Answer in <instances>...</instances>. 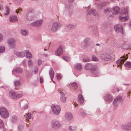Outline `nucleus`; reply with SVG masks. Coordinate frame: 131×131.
Masks as SVG:
<instances>
[{"mask_svg": "<svg viewBox=\"0 0 131 131\" xmlns=\"http://www.w3.org/2000/svg\"><path fill=\"white\" fill-rule=\"evenodd\" d=\"M9 95L12 98L16 99L21 97L23 96V93L21 91L15 92L10 91L9 93Z\"/></svg>", "mask_w": 131, "mask_h": 131, "instance_id": "nucleus-1", "label": "nucleus"}, {"mask_svg": "<svg viewBox=\"0 0 131 131\" xmlns=\"http://www.w3.org/2000/svg\"><path fill=\"white\" fill-rule=\"evenodd\" d=\"M92 74L95 77H98L100 75V70L98 67L96 65L91 70Z\"/></svg>", "mask_w": 131, "mask_h": 131, "instance_id": "nucleus-2", "label": "nucleus"}, {"mask_svg": "<svg viewBox=\"0 0 131 131\" xmlns=\"http://www.w3.org/2000/svg\"><path fill=\"white\" fill-rule=\"evenodd\" d=\"M1 115L4 118H8L9 116V114L7 110L4 107H1Z\"/></svg>", "mask_w": 131, "mask_h": 131, "instance_id": "nucleus-3", "label": "nucleus"}, {"mask_svg": "<svg viewBox=\"0 0 131 131\" xmlns=\"http://www.w3.org/2000/svg\"><path fill=\"white\" fill-rule=\"evenodd\" d=\"M89 38H86L84 40V47L86 48L88 51H90L91 50L92 47L91 46V43L89 41Z\"/></svg>", "mask_w": 131, "mask_h": 131, "instance_id": "nucleus-4", "label": "nucleus"}, {"mask_svg": "<svg viewBox=\"0 0 131 131\" xmlns=\"http://www.w3.org/2000/svg\"><path fill=\"white\" fill-rule=\"evenodd\" d=\"M51 108L54 114L57 115L59 114L61 110L60 107L58 105H53L52 106Z\"/></svg>", "mask_w": 131, "mask_h": 131, "instance_id": "nucleus-5", "label": "nucleus"}, {"mask_svg": "<svg viewBox=\"0 0 131 131\" xmlns=\"http://www.w3.org/2000/svg\"><path fill=\"white\" fill-rule=\"evenodd\" d=\"M123 13H124V14H125L127 13V12L125 10H122L120 13V16L119 17V19L121 21L124 22L127 20L128 19L129 17L128 16H123V15H122Z\"/></svg>", "mask_w": 131, "mask_h": 131, "instance_id": "nucleus-6", "label": "nucleus"}, {"mask_svg": "<svg viewBox=\"0 0 131 131\" xmlns=\"http://www.w3.org/2000/svg\"><path fill=\"white\" fill-rule=\"evenodd\" d=\"M15 41L13 38H10L7 40V43L11 48H14L16 47Z\"/></svg>", "mask_w": 131, "mask_h": 131, "instance_id": "nucleus-7", "label": "nucleus"}, {"mask_svg": "<svg viewBox=\"0 0 131 131\" xmlns=\"http://www.w3.org/2000/svg\"><path fill=\"white\" fill-rule=\"evenodd\" d=\"M100 56L102 59L105 61L110 60L112 58L109 54L105 53L101 54Z\"/></svg>", "mask_w": 131, "mask_h": 131, "instance_id": "nucleus-8", "label": "nucleus"}, {"mask_svg": "<svg viewBox=\"0 0 131 131\" xmlns=\"http://www.w3.org/2000/svg\"><path fill=\"white\" fill-rule=\"evenodd\" d=\"M115 30L117 32H120L122 34L123 33V29L122 26L119 24L115 25L114 27Z\"/></svg>", "mask_w": 131, "mask_h": 131, "instance_id": "nucleus-9", "label": "nucleus"}, {"mask_svg": "<svg viewBox=\"0 0 131 131\" xmlns=\"http://www.w3.org/2000/svg\"><path fill=\"white\" fill-rule=\"evenodd\" d=\"M121 128L126 131H131V122H128L126 125H123L121 126Z\"/></svg>", "mask_w": 131, "mask_h": 131, "instance_id": "nucleus-10", "label": "nucleus"}, {"mask_svg": "<svg viewBox=\"0 0 131 131\" xmlns=\"http://www.w3.org/2000/svg\"><path fill=\"white\" fill-rule=\"evenodd\" d=\"M122 101V98L121 96H118L115 99L113 104L114 105L116 106Z\"/></svg>", "mask_w": 131, "mask_h": 131, "instance_id": "nucleus-11", "label": "nucleus"}, {"mask_svg": "<svg viewBox=\"0 0 131 131\" xmlns=\"http://www.w3.org/2000/svg\"><path fill=\"white\" fill-rule=\"evenodd\" d=\"M63 52V46L62 45H60L58 49L55 52L56 55L58 56H61Z\"/></svg>", "mask_w": 131, "mask_h": 131, "instance_id": "nucleus-12", "label": "nucleus"}, {"mask_svg": "<svg viewBox=\"0 0 131 131\" xmlns=\"http://www.w3.org/2000/svg\"><path fill=\"white\" fill-rule=\"evenodd\" d=\"M59 25V24L57 22L53 23L52 24V27L50 29L51 31L53 32H56L58 29V27Z\"/></svg>", "mask_w": 131, "mask_h": 131, "instance_id": "nucleus-13", "label": "nucleus"}, {"mask_svg": "<svg viewBox=\"0 0 131 131\" xmlns=\"http://www.w3.org/2000/svg\"><path fill=\"white\" fill-rule=\"evenodd\" d=\"M34 18L33 14L31 12H28L27 14L26 19L28 21H32Z\"/></svg>", "mask_w": 131, "mask_h": 131, "instance_id": "nucleus-14", "label": "nucleus"}, {"mask_svg": "<svg viewBox=\"0 0 131 131\" xmlns=\"http://www.w3.org/2000/svg\"><path fill=\"white\" fill-rule=\"evenodd\" d=\"M107 3L106 2H100L97 6V8L99 10H101L104 7L107 5Z\"/></svg>", "mask_w": 131, "mask_h": 131, "instance_id": "nucleus-15", "label": "nucleus"}, {"mask_svg": "<svg viewBox=\"0 0 131 131\" xmlns=\"http://www.w3.org/2000/svg\"><path fill=\"white\" fill-rule=\"evenodd\" d=\"M96 65L95 64H92L90 63H87L85 66V69L86 70H91L92 69H93V68H94V66H95Z\"/></svg>", "mask_w": 131, "mask_h": 131, "instance_id": "nucleus-16", "label": "nucleus"}, {"mask_svg": "<svg viewBox=\"0 0 131 131\" xmlns=\"http://www.w3.org/2000/svg\"><path fill=\"white\" fill-rule=\"evenodd\" d=\"M61 126V124L58 122L56 121L54 122L52 125V128L54 129H57Z\"/></svg>", "mask_w": 131, "mask_h": 131, "instance_id": "nucleus-17", "label": "nucleus"}, {"mask_svg": "<svg viewBox=\"0 0 131 131\" xmlns=\"http://www.w3.org/2000/svg\"><path fill=\"white\" fill-rule=\"evenodd\" d=\"M105 100L108 102H111L112 100V96L110 94H107L104 97Z\"/></svg>", "mask_w": 131, "mask_h": 131, "instance_id": "nucleus-18", "label": "nucleus"}, {"mask_svg": "<svg viewBox=\"0 0 131 131\" xmlns=\"http://www.w3.org/2000/svg\"><path fill=\"white\" fill-rule=\"evenodd\" d=\"M60 94L61 101L63 103H65L66 102V99L64 94L61 91H60Z\"/></svg>", "mask_w": 131, "mask_h": 131, "instance_id": "nucleus-19", "label": "nucleus"}, {"mask_svg": "<svg viewBox=\"0 0 131 131\" xmlns=\"http://www.w3.org/2000/svg\"><path fill=\"white\" fill-rule=\"evenodd\" d=\"M123 58H124L125 59H119L117 61L116 63L117 65V67H118L119 66H121L123 63H124L125 61L127 59V58L125 57H123Z\"/></svg>", "mask_w": 131, "mask_h": 131, "instance_id": "nucleus-20", "label": "nucleus"}, {"mask_svg": "<svg viewBox=\"0 0 131 131\" xmlns=\"http://www.w3.org/2000/svg\"><path fill=\"white\" fill-rule=\"evenodd\" d=\"M78 102L80 104H83L84 101L83 96L81 94H79L78 97Z\"/></svg>", "mask_w": 131, "mask_h": 131, "instance_id": "nucleus-21", "label": "nucleus"}, {"mask_svg": "<svg viewBox=\"0 0 131 131\" xmlns=\"http://www.w3.org/2000/svg\"><path fill=\"white\" fill-rule=\"evenodd\" d=\"M74 68L76 70L80 71L82 69V66L80 63H76L74 65Z\"/></svg>", "mask_w": 131, "mask_h": 131, "instance_id": "nucleus-22", "label": "nucleus"}, {"mask_svg": "<svg viewBox=\"0 0 131 131\" xmlns=\"http://www.w3.org/2000/svg\"><path fill=\"white\" fill-rule=\"evenodd\" d=\"M65 118L66 120L69 121L73 117L71 113L68 112L65 114Z\"/></svg>", "mask_w": 131, "mask_h": 131, "instance_id": "nucleus-23", "label": "nucleus"}, {"mask_svg": "<svg viewBox=\"0 0 131 131\" xmlns=\"http://www.w3.org/2000/svg\"><path fill=\"white\" fill-rule=\"evenodd\" d=\"M88 14L89 15H92L96 16L97 14V13L95 10L94 9H91L88 12Z\"/></svg>", "mask_w": 131, "mask_h": 131, "instance_id": "nucleus-24", "label": "nucleus"}, {"mask_svg": "<svg viewBox=\"0 0 131 131\" xmlns=\"http://www.w3.org/2000/svg\"><path fill=\"white\" fill-rule=\"evenodd\" d=\"M113 10L114 12H113L115 15L117 14H118L119 12V8L117 7H115L113 8Z\"/></svg>", "mask_w": 131, "mask_h": 131, "instance_id": "nucleus-25", "label": "nucleus"}, {"mask_svg": "<svg viewBox=\"0 0 131 131\" xmlns=\"http://www.w3.org/2000/svg\"><path fill=\"white\" fill-rule=\"evenodd\" d=\"M17 18L16 16H13L10 17L9 20L11 22H13L17 20Z\"/></svg>", "mask_w": 131, "mask_h": 131, "instance_id": "nucleus-26", "label": "nucleus"}, {"mask_svg": "<svg viewBox=\"0 0 131 131\" xmlns=\"http://www.w3.org/2000/svg\"><path fill=\"white\" fill-rule=\"evenodd\" d=\"M26 57L28 58H32V56L31 53L29 52L28 50H26Z\"/></svg>", "mask_w": 131, "mask_h": 131, "instance_id": "nucleus-27", "label": "nucleus"}, {"mask_svg": "<svg viewBox=\"0 0 131 131\" xmlns=\"http://www.w3.org/2000/svg\"><path fill=\"white\" fill-rule=\"evenodd\" d=\"M6 128L4 127L2 121L1 120V131H5L6 130Z\"/></svg>", "mask_w": 131, "mask_h": 131, "instance_id": "nucleus-28", "label": "nucleus"}, {"mask_svg": "<svg viewBox=\"0 0 131 131\" xmlns=\"http://www.w3.org/2000/svg\"><path fill=\"white\" fill-rule=\"evenodd\" d=\"M74 26L72 24H68L66 27V29L68 30H70L74 28Z\"/></svg>", "mask_w": 131, "mask_h": 131, "instance_id": "nucleus-29", "label": "nucleus"}, {"mask_svg": "<svg viewBox=\"0 0 131 131\" xmlns=\"http://www.w3.org/2000/svg\"><path fill=\"white\" fill-rule=\"evenodd\" d=\"M36 25L37 26H39L41 25L42 23V20H39L35 21Z\"/></svg>", "mask_w": 131, "mask_h": 131, "instance_id": "nucleus-30", "label": "nucleus"}, {"mask_svg": "<svg viewBox=\"0 0 131 131\" xmlns=\"http://www.w3.org/2000/svg\"><path fill=\"white\" fill-rule=\"evenodd\" d=\"M124 65L127 68H131V62L127 61Z\"/></svg>", "mask_w": 131, "mask_h": 131, "instance_id": "nucleus-31", "label": "nucleus"}, {"mask_svg": "<svg viewBox=\"0 0 131 131\" xmlns=\"http://www.w3.org/2000/svg\"><path fill=\"white\" fill-rule=\"evenodd\" d=\"M21 32L23 35L26 36L28 34V31L25 30H21Z\"/></svg>", "mask_w": 131, "mask_h": 131, "instance_id": "nucleus-32", "label": "nucleus"}, {"mask_svg": "<svg viewBox=\"0 0 131 131\" xmlns=\"http://www.w3.org/2000/svg\"><path fill=\"white\" fill-rule=\"evenodd\" d=\"M49 74L50 76L54 75V73L52 68H51L49 70Z\"/></svg>", "mask_w": 131, "mask_h": 131, "instance_id": "nucleus-33", "label": "nucleus"}, {"mask_svg": "<svg viewBox=\"0 0 131 131\" xmlns=\"http://www.w3.org/2000/svg\"><path fill=\"white\" fill-rule=\"evenodd\" d=\"M62 58L67 62H68L70 60V57L68 56H64L62 57Z\"/></svg>", "mask_w": 131, "mask_h": 131, "instance_id": "nucleus-34", "label": "nucleus"}, {"mask_svg": "<svg viewBox=\"0 0 131 131\" xmlns=\"http://www.w3.org/2000/svg\"><path fill=\"white\" fill-rule=\"evenodd\" d=\"M28 64L30 67H32L33 65V61L31 59L29 60L28 61Z\"/></svg>", "mask_w": 131, "mask_h": 131, "instance_id": "nucleus-35", "label": "nucleus"}, {"mask_svg": "<svg viewBox=\"0 0 131 131\" xmlns=\"http://www.w3.org/2000/svg\"><path fill=\"white\" fill-rule=\"evenodd\" d=\"M14 84L16 86H18L19 85L20 83L19 81H15L14 82Z\"/></svg>", "mask_w": 131, "mask_h": 131, "instance_id": "nucleus-36", "label": "nucleus"}, {"mask_svg": "<svg viewBox=\"0 0 131 131\" xmlns=\"http://www.w3.org/2000/svg\"><path fill=\"white\" fill-rule=\"evenodd\" d=\"M90 59L89 57H86L83 59V61L84 62H86L90 61Z\"/></svg>", "mask_w": 131, "mask_h": 131, "instance_id": "nucleus-37", "label": "nucleus"}, {"mask_svg": "<svg viewBox=\"0 0 131 131\" xmlns=\"http://www.w3.org/2000/svg\"><path fill=\"white\" fill-rule=\"evenodd\" d=\"M92 60L94 61H97L99 60V59L94 55L92 56Z\"/></svg>", "mask_w": 131, "mask_h": 131, "instance_id": "nucleus-38", "label": "nucleus"}, {"mask_svg": "<svg viewBox=\"0 0 131 131\" xmlns=\"http://www.w3.org/2000/svg\"><path fill=\"white\" fill-rule=\"evenodd\" d=\"M110 12V9L107 8L105 9L104 10V12L106 14H108Z\"/></svg>", "mask_w": 131, "mask_h": 131, "instance_id": "nucleus-39", "label": "nucleus"}, {"mask_svg": "<svg viewBox=\"0 0 131 131\" xmlns=\"http://www.w3.org/2000/svg\"><path fill=\"white\" fill-rule=\"evenodd\" d=\"M71 85L72 87L74 88V89H76L77 88V84L75 82H73L71 83Z\"/></svg>", "mask_w": 131, "mask_h": 131, "instance_id": "nucleus-40", "label": "nucleus"}, {"mask_svg": "<svg viewBox=\"0 0 131 131\" xmlns=\"http://www.w3.org/2000/svg\"><path fill=\"white\" fill-rule=\"evenodd\" d=\"M15 70L16 72L17 73H21L22 71V70L19 68H15Z\"/></svg>", "mask_w": 131, "mask_h": 131, "instance_id": "nucleus-41", "label": "nucleus"}, {"mask_svg": "<svg viewBox=\"0 0 131 131\" xmlns=\"http://www.w3.org/2000/svg\"><path fill=\"white\" fill-rule=\"evenodd\" d=\"M6 13H4V15L5 16H7L9 12V9L8 6H6Z\"/></svg>", "mask_w": 131, "mask_h": 131, "instance_id": "nucleus-42", "label": "nucleus"}, {"mask_svg": "<svg viewBox=\"0 0 131 131\" xmlns=\"http://www.w3.org/2000/svg\"><path fill=\"white\" fill-rule=\"evenodd\" d=\"M26 118L27 119H31V113H28L27 114V115L26 116Z\"/></svg>", "mask_w": 131, "mask_h": 131, "instance_id": "nucleus-43", "label": "nucleus"}, {"mask_svg": "<svg viewBox=\"0 0 131 131\" xmlns=\"http://www.w3.org/2000/svg\"><path fill=\"white\" fill-rule=\"evenodd\" d=\"M5 50V48L4 46H1V53L3 52Z\"/></svg>", "mask_w": 131, "mask_h": 131, "instance_id": "nucleus-44", "label": "nucleus"}, {"mask_svg": "<svg viewBox=\"0 0 131 131\" xmlns=\"http://www.w3.org/2000/svg\"><path fill=\"white\" fill-rule=\"evenodd\" d=\"M18 129L19 131H22L23 129V127L22 125H20L18 127Z\"/></svg>", "mask_w": 131, "mask_h": 131, "instance_id": "nucleus-45", "label": "nucleus"}, {"mask_svg": "<svg viewBox=\"0 0 131 131\" xmlns=\"http://www.w3.org/2000/svg\"><path fill=\"white\" fill-rule=\"evenodd\" d=\"M36 23V22L35 21H34V22H32V23H31L30 25L31 26H37Z\"/></svg>", "mask_w": 131, "mask_h": 131, "instance_id": "nucleus-46", "label": "nucleus"}, {"mask_svg": "<svg viewBox=\"0 0 131 131\" xmlns=\"http://www.w3.org/2000/svg\"><path fill=\"white\" fill-rule=\"evenodd\" d=\"M69 130L70 131H77L75 129H72V127L71 126H70L69 127Z\"/></svg>", "mask_w": 131, "mask_h": 131, "instance_id": "nucleus-47", "label": "nucleus"}, {"mask_svg": "<svg viewBox=\"0 0 131 131\" xmlns=\"http://www.w3.org/2000/svg\"><path fill=\"white\" fill-rule=\"evenodd\" d=\"M15 54L18 57H20L21 52H16L15 53Z\"/></svg>", "mask_w": 131, "mask_h": 131, "instance_id": "nucleus-48", "label": "nucleus"}, {"mask_svg": "<svg viewBox=\"0 0 131 131\" xmlns=\"http://www.w3.org/2000/svg\"><path fill=\"white\" fill-rule=\"evenodd\" d=\"M25 53H26L25 52V51L21 52L20 57H22L24 56L25 54Z\"/></svg>", "mask_w": 131, "mask_h": 131, "instance_id": "nucleus-49", "label": "nucleus"}, {"mask_svg": "<svg viewBox=\"0 0 131 131\" xmlns=\"http://www.w3.org/2000/svg\"><path fill=\"white\" fill-rule=\"evenodd\" d=\"M57 77L58 80H60L61 78V75L59 74H57Z\"/></svg>", "mask_w": 131, "mask_h": 131, "instance_id": "nucleus-50", "label": "nucleus"}, {"mask_svg": "<svg viewBox=\"0 0 131 131\" xmlns=\"http://www.w3.org/2000/svg\"><path fill=\"white\" fill-rule=\"evenodd\" d=\"M32 76V74L29 72H28L27 74V76L28 78H29L31 77Z\"/></svg>", "mask_w": 131, "mask_h": 131, "instance_id": "nucleus-51", "label": "nucleus"}, {"mask_svg": "<svg viewBox=\"0 0 131 131\" xmlns=\"http://www.w3.org/2000/svg\"><path fill=\"white\" fill-rule=\"evenodd\" d=\"M38 71V69L37 68H36L34 71V74H36Z\"/></svg>", "mask_w": 131, "mask_h": 131, "instance_id": "nucleus-52", "label": "nucleus"}, {"mask_svg": "<svg viewBox=\"0 0 131 131\" xmlns=\"http://www.w3.org/2000/svg\"><path fill=\"white\" fill-rule=\"evenodd\" d=\"M81 115L82 116L84 117L85 116L86 114L84 112H82L81 113Z\"/></svg>", "mask_w": 131, "mask_h": 131, "instance_id": "nucleus-53", "label": "nucleus"}, {"mask_svg": "<svg viewBox=\"0 0 131 131\" xmlns=\"http://www.w3.org/2000/svg\"><path fill=\"white\" fill-rule=\"evenodd\" d=\"M38 64L39 65L41 64V61L40 59H39L38 61Z\"/></svg>", "mask_w": 131, "mask_h": 131, "instance_id": "nucleus-54", "label": "nucleus"}, {"mask_svg": "<svg viewBox=\"0 0 131 131\" xmlns=\"http://www.w3.org/2000/svg\"><path fill=\"white\" fill-rule=\"evenodd\" d=\"M16 116H13L12 119V120L13 121H15V120L16 119Z\"/></svg>", "mask_w": 131, "mask_h": 131, "instance_id": "nucleus-55", "label": "nucleus"}, {"mask_svg": "<svg viewBox=\"0 0 131 131\" xmlns=\"http://www.w3.org/2000/svg\"><path fill=\"white\" fill-rule=\"evenodd\" d=\"M28 108V105L27 104L25 105V106H24L23 108L24 109H25L27 108Z\"/></svg>", "mask_w": 131, "mask_h": 131, "instance_id": "nucleus-56", "label": "nucleus"}, {"mask_svg": "<svg viewBox=\"0 0 131 131\" xmlns=\"http://www.w3.org/2000/svg\"><path fill=\"white\" fill-rule=\"evenodd\" d=\"M124 10H125V9H124ZM125 10L126 12L127 13L125 14H124V13H123L122 14V15H123V16H125L127 15L128 14V11L127 10Z\"/></svg>", "mask_w": 131, "mask_h": 131, "instance_id": "nucleus-57", "label": "nucleus"}, {"mask_svg": "<svg viewBox=\"0 0 131 131\" xmlns=\"http://www.w3.org/2000/svg\"><path fill=\"white\" fill-rule=\"evenodd\" d=\"M117 88H114V89L113 91V92L114 93H115L116 91V90H117Z\"/></svg>", "mask_w": 131, "mask_h": 131, "instance_id": "nucleus-58", "label": "nucleus"}, {"mask_svg": "<svg viewBox=\"0 0 131 131\" xmlns=\"http://www.w3.org/2000/svg\"><path fill=\"white\" fill-rule=\"evenodd\" d=\"M40 81L41 83H42L43 81V79L41 77L40 78Z\"/></svg>", "mask_w": 131, "mask_h": 131, "instance_id": "nucleus-59", "label": "nucleus"}, {"mask_svg": "<svg viewBox=\"0 0 131 131\" xmlns=\"http://www.w3.org/2000/svg\"><path fill=\"white\" fill-rule=\"evenodd\" d=\"M126 46V48H125L126 49H128L130 47V46L129 45H125Z\"/></svg>", "mask_w": 131, "mask_h": 131, "instance_id": "nucleus-60", "label": "nucleus"}, {"mask_svg": "<svg viewBox=\"0 0 131 131\" xmlns=\"http://www.w3.org/2000/svg\"><path fill=\"white\" fill-rule=\"evenodd\" d=\"M54 75H51V76H50V78H51V80L52 81L53 80V77H54Z\"/></svg>", "mask_w": 131, "mask_h": 131, "instance_id": "nucleus-61", "label": "nucleus"}, {"mask_svg": "<svg viewBox=\"0 0 131 131\" xmlns=\"http://www.w3.org/2000/svg\"><path fill=\"white\" fill-rule=\"evenodd\" d=\"M129 26L130 28L131 29V21L129 23Z\"/></svg>", "mask_w": 131, "mask_h": 131, "instance_id": "nucleus-62", "label": "nucleus"}, {"mask_svg": "<svg viewBox=\"0 0 131 131\" xmlns=\"http://www.w3.org/2000/svg\"><path fill=\"white\" fill-rule=\"evenodd\" d=\"M69 2L70 3H72L73 1L74 0H68Z\"/></svg>", "mask_w": 131, "mask_h": 131, "instance_id": "nucleus-63", "label": "nucleus"}, {"mask_svg": "<svg viewBox=\"0 0 131 131\" xmlns=\"http://www.w3.org/2000/svg\"><path fill=\"white\" fill-rule=\"evenodd\" d=\"M1 41L3 39V37L1 35Z\"/></svg>", "mask_w": 131, "mask_h": 131, "instance_id": "nucleus-64", "label": "nucleus"}]
</instances>
